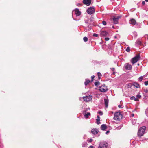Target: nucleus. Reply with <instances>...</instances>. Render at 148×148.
I'll use <instances>...</instances> for the list:
<instances>
[{
	"label": "nucleus",
	"mask_w": 148,
	"mask_h": 148,
	"mask_svg": "<svg viewBox=\"0 0 148 148\" xmlns=\"http://www.w3.org/2000/svg\"><path fill=\"white\" fill-rule=\"evenodd\" d=\"M90 81L89 80L86 79L84 82V84L85 85H87L90 82Z\"/></svg>",
	"instance_id": "412c9836"
},
{
	"label": "nucleus",
	"mask_w": 148,
	"mask_h": 148,
	"mask_svg": "<svg viewBox=\"0 0 148 148\" xmlns=\"http://www.w3.org/2000/svg\"><path fill=\"white\" fill-rule=\"evenodd\" d=\"M118 107L119 108H122L123 107H122V106L121 105H118Z\"/></svg>",
	"instance_id": "a19ab883"
},
{
	"label": "nucleus",
	"mask_w": 148,
	"mask_h": 148,
	"mask_svg": "<svg viewBox=\"0 0 148 148\" xmlns=\"http://www.w3.org/2000/svg\"><path fill=\"white\" fill-rule=\"evenodd\" d=\"M98 113L100 115H102L103 114L102 112L101 111L98 112Z\"/></svg>",
	"instance_id": "2f4dec72"
},
{
	"label": "nucleus",
	"mask_w": 148,
	"mask_h": 148,
	"mask_svg": "<svg viewBox=\"0 0 148 148\" xmlns=\"http://www.w3.org/2000/svg\"><path fill=\"white\" fill-rule=\"evenodd\" d=\"M98 132V130L96 128H93L91 130L92 133L94 135L97 134Z\"/></svg>",
	"instance_id": "4468645a"
},
{
	"label": "nucleus",
	"mask_w": 148,
	"mask_h": 148,
	"mask_svg": "<svg viewBox=\"0 0 148 148\" xmlns=\"http://www.w3.org/2000/svg\"><path fill=\"white\" fill-rule=\"evenodd\" d=\"M99 90L101 92H105L107 90V87L105 84H103L99 88Z\"/></svg>",
	"instance_id": "0eeeda50"
},
{
	"label": "nucleus",
	"mask_w": 148,
	"mask_h": 148,
	"mask_svg": "<svg viewBox=\"0 0 148 148\" xmlns=\"http://www.w3.org/2000/svg\"><path fill=\"white\" fill-rule=\"evenodd\" d=\"M126 51L127 52H129L130 51V48L129 47H128L126 48Z\"/></svg>",
	"instance_id": "bb28decb"
},
{
	"label": "nucleus",
	"mask_w": 148,
	"mask_h": 148,
	"mask_svg": "<svg viewBox=\"0 0 148 148\" xmlns=\"http://www.w3.org/2000/svg\"><path fill=\"white\" fill-rule=\"evenodd\" d=\"M111 113H112V114H113V112H111Z\"/></svg>",
	"instance_id": "3c124183"
},
{
	"label": "nucleus",
	"mask_w": 148,
	"mask_h": 148,
	"mask_svg": "<svg viewBox=\"0 0 148 148\" xmlns=\"http://www.w3.org/2000/svg\"><path fill=\"white\" fill-rule=\"evenodd\" d=\"M140 54L136 55L135 57L132 58L131 60V63L134 64L138 61L140 59Z\"/></svg>",
	"instance_id": "20e7f679"
},
{
	"label": "nucleus",
	"mask_w": 148,
	"mask_h": 148,
	"mask_svg": "<svg viewBox=\"0 0 148 148\" xmlns=\"http://www.w3.org/2000/svg\"><path fill=\"white\" fill-rule=\"evenodd\" d=\"M102 23L103 25H106L107 24L106 22L105 21H103L102 22Z\"/></svg>",
	"instance_id": "c756f323"
},
{
	"label": "nucleus",
	"mask_w": 148,
	"mask_h": 148,
	"mask_svg": "<svg viewBox=\"0 0 148 148\" xmlns=\"http://www.w3.org/2000/svg\"><path fill=\"white\" fill-rule=\"evenodd\" d=\"M89 148H94V147L92 146H89Z\"/></svg>",
	"instance_id": "a18cd8bd"
},
{
	"label": "nucleus",
	"mask_w": 148,
	"mask_h": 148,
	"mask_svg": "<svg viewBox=\"0 0 148 148\" xmlns=\"http://www.w3.org/2000/svg\"><path fill=\"white\" fill-rule=\"evenodd\" d=\"M129 23L130 24L133 25H135L136 24H137L135 20L133 18H132L130 19L129 21Z\"/></svg>",
	"instance_id": "ddd939ff"
},
{
	"label": "nucleus",
	"mask_w": 148,
	"mask_h": 148,
	"mask_svg": "<svg viewBox=\"0 0 148 148\" xmlns=\"http://www.w3.org/2000/svg\"><path fill=\"white\" fill-rule=\"evenodd\" d=\"M134 101H139L138 99V98H137L135 97V99H134Z\"/></svg>",
	"instance_id": "ea45409f"
},
{
	"label": "nucleus",
	"mask_w": 148,
	"mask_h": 148,
	"mask_svg": "<svg viewBox=\"0 0 148 148\" xmlns=\"http://www.w3.org/2000/svg\"><path fill=\"white\" fill-rule=\"evenodd\" d=\"M109 39V38L108 37H106L105 38V40L106 41H108Z\"/></svg>",
	"instance_id": "58836bf2"
},
{
	"label": "nucleus",
	"mask_w": 148,
	"mask_h": 148,
	"mask_svg": "<svg viewBox=\"0 0 148 148\" xmlns=\"http://www.w3.org/2000/svg\"><path fill=\"white\" fill-rule=\"evenodd\" d=\"M73 19L74 20H79V19H77V18L75 19V18H73Z\"/></svg>",
	"instance_id": "49530a36"
},
{
	"label": "nucleus",
	"mask_w": 148,
	"mask_h": 148,
	"mask_svg": "<svg viewBox=\"0 0 148 148\" xmlns=\"http://www.w3.org/2000/svg\"><path fill=\"white\" fill-rule=\"evenodd\" d=\"M145 1L146 2H147V1H148V0H145Z\"/></svg>",
	"instance_id": "8fccbe9b"
},
{
	"label": "nucleus",
	"mask_w": 148,
	"mask_h": 148,
	"mask_svg": "<svg viewBox=\"0 0 148 148\" xmlns=\"http://www.w3.org/2000/svg\"><path fill=\"white\" fill-rule=\"evenodd\" d=\"M144 91L146 93L148 92V88L145 89L144 90Z\"/></svg>",
	"instance_id": "72a5a7b5"
},
{
	"label": "nucleus",
	"mask_w": 148,
	"mask_h": 148,
	"mask_svg": "<svg viewBox=\"0 0 148 148\" xmlns=\"http://www.w3.org/2000/svg\"><path fill=\"white\" fill-rule=\"evenodd\" d=\"M147 110H148V108H147Z\"/></svg>",
	"instance_id": "864d4df0"
},
{
	"label": "nucleus",
	"mask_w": 148,
	"mask_h": 148,
	"mask_svg": "<svg viewBox=\"0 0 148 148\" xmlns=\"http://www.w3.org/2000/svg\"><path fill=\"white\" fill-rule=\"evenodd\" d=\"M95 12V8L94 7H90L87 10V12L89 14L91 15Z\"/></svg>",
	"instance_id": "39448f33"
},
{
	"label": "nucleus",
	"mask_w": 148,
	"mask_h": 148,
	"mask_svg": "<svg viewBox=\"0 0 148 148\" xmlns=\"http://www.w3.org/2000/svg\"><path fill=\"white\" fill-rule=\"evenodd\" d=\"M145 4V1H143L142 3V5H144Z\"/></svg>",
	"instance_id": "79ce46f5"
},
{
	"label": "nucleus",
	"mask_w": 148,
	"mask_h": 148,
	"mask_svg": "<svg viewBox=\"0 0 148 148\" xmlns=\"http://www.w3.org/2000/svg\"><path fill=\"white\" fill-rule=\"evenodd\" d=\"M104 101L105 107L107 108L108 106V100L106 99H104Z\"/></svg>",
	"instance_id": "f3484780"
},
{
	"label": "nucleus",
	"mask_w": 148,
	"mask_h": 148,
	"mask_svg": "<svg viewBox=\"0 0 148 148\" xmlns=\"http://www.w3.org/2000/svg\"><path fill=\"white\" fill-rule=\"evenodd\" d=\"M138 79L140 81H142L143 79V77L142 76H140V77H139Z\"/></svg>",
	"instance_id": "cd10ccee"
},
{
	"label": "nucleus",
	"mask_w": 148,
	"mask_h": 148,
	"mask_svg": "<svg viewBox=\"0 0 148 148\" xmlns=\"http://www.w3.org/2000/svg\"><path fill=\"white\" fill-rule=\"evenodd\" d=\"M108 143L106 141H101L100 142L98 148H107Z\"/></svg>",
	"instance_id": "7ed1b4c3"
},
{
	"label": "nucleus",
	"mask_w": 148,
	"mask_h": 148,
	"mask_svg": "<svg viewBox=\"0 0 148 148\" xmlns=\"http://www.w3.org/2000/svg\"><path fill=\"white\" fill-rule=\"evenodd\" d=\"M88 145L86 142H84L82 144V147H86Z\"/></svg>",
	"instance_id": "5701e85b"
},
{
	"label": "nucleus",
	"mask_w": 148,
	"mask_h": 148,
	"mask_svg": "<svg viewBox=\"0 0 148 148\" xmlns=\"http://www.w3.org/2000/svg\"><path fill=\"white\" fill-rule=\"evenodd\" d=\"M144 84L146 86L147 85H148V81H145L144 82Z\"/></svg>",
	"instance_id": "f704fd0d"
},
{
	"label": "nucleus",
	"mask_w": 148,
	"mask_h": 148,
	"mask_svg": "<svg viewBox=\"0 0 148 148\" xmlns=\"http://www.w3.org/2000/svg\"><path fill=\"white\" fill-rule=\"evenodd\" d=\"M83 3L87 6H89L91 4V0H83Z\"/></svg>",
	"instance_id": "9b49d317"
},
{
	"label": "nucleus",
	"mask_w": 148,
	"mask_h": 148,
	"mask_svg": "<svg viewBox=\"0 0 148 148\" xmlns=\"http://www.w3.org/2000/svg\"><path fill=\"white\" fill-rule=\"evenodd\" d=\"M138 65H139V64H138Z\"/></svg>",
	"instance_id": "5fc2aeb1"
},
{
	"label": "nucleus",
	"mask_w": 148,
	"mask_h": 148,
	"mask_svg": "<svg viewBox=\"0 0 148 148\" xmlns=\"http://www.w3.org/2000/svg\"><path fill=\"white\" fill-rule=\"evenodd\" d=\"M90 115V112H87V113L85 114L84 115L85 118H87L88 117V116Z\"/></svg>",
	"instance_id": "aec40b11"
},
{
	"label": "nucleus",
	"mask_w": 148,
	"mask_h": 148,
	"mask_svg": "<svg viewBox=\"0 0 148 148\" xmlns=\"http://www.w3.org/2000/svg\"><path fill=\"white\" fill-rule=\"evenodd\" d=\"M122 115L119 112H116L114 114V119L116 120L120 121L122 118Z\"/></svg>",
	"instance_id": "f03ea898"
},
{
	"label": "nucleus",
	"mask_w": 148,
	"mask_h": 148,
	"mask_svg": "<svg viewBox=\"0 0 148 148\" xmlns=\"http://www.w3.org/2000/svg\"><path fill=\"white\" fill-rule=\"evenodd\" d=\"M112 27L113 28H114V26H112Z\"/></svg>",
	"instance_id": "09e8293b"
},
{
	"label": "nucleus",
	"mask_w": 148,
	"mask_h": 148,
	"mask_svg": "<svg viewBox=\"0 0 148 148\" xmlns=\"http://www.w3.org/2000/svg\"><path fill=\"white\" fill-rule=\"evenodd\" d=\"M133 85L137 88L140 87V85L138 83L135 82L133 83Z\"/></svg>",
	"instance_id": "6ab92c4d"
},
{
	"label": "nucleus",
	"mask_w": 148,
	"mask_h": 148,
	"mask_svg": "<svg viewBox=\"0 0 148 148\" xmlns=\"http://www.w3.org/2000/svg\"><path fill=\"white\" fill-rule=\"evenodd\" d=\"M146 127L143 126L140 128L138 132V136L140 138L145 133Z\"/></svg>",
	"instance_id": "f257e3e1"
},
{
	"label": "nucleus",
	"mask_w": 148,
	"mask_h": 148,
	"mask_svg": "<svg viewBox=\"0 0 148 148\" xmlns=\"http://www.w3.org/2000/svg\"><path fill=\"white\" fill-rule=\"evenodd\" d=\"M99 82H96L95 83V85L96 86H97L99 85Z\"/></svg>",
	"instance_id": "c85d7f7f"
},
{
	"label": "nucleus",
	"mask_w": 148,
	"mask_h": 148,
	"mask_svg": "<svg viewBox=\"0 0 148 148\" xmlns=\"http://www.w3.org/2000/svg\"><path fill=\"white\" fill-rule=\"evenodd\" d=\"M101 129L102 130H105L107 129V127L106 124H102L101 126Z\"/></svg>",
	"instance_id": "2eb2a0df"
},
{
	"label": "nucleus",
	"mask_w": 148,
	"mask_h": 148,
	"mask_svg": "<svg viewBox=\"0 0 148 148\" xmlns=\"http://www.w3.org/2000/svg\"><path fill=\"white\" fill-rule=\"evenodd\" d=\"M111 69L112 71H114L115 70V69L114 68H111Z\"/></svg>",
	"instance_id": "37998d69"
},
{
	"label": "nucleus",
	"mask_w": 148,
	"mask_h": 148,
	"mask_svg": "<svg viewBox=\"0 0 148 148\" xmlns=\"http://www.w3.org/2000/svg\"><path fill=\"white\" fill-rule=\"evenodd\" d=\"M89 21V19L87 18L85 20V23L86 24H88Z\"/></svg>",
	"instance_id": "393cba45"
},
{
	"label": "nucleus",
	"mask_w": 148,
	"mask_h": 148,
	"mask_svg": "<svg viewBox=\"0 0 148 148\" xmlns=\"http://www.w3.org/2000/svg\"><path fill=\"white\" fill-rule=\"evenodd\" d=\"M97 75L99 77V79H100L102 76L101 73L100 72H99L97 73Z\"/></svg>",
	"instance_id": "b1692460"
},
{
	"label": "nucleus",
	"mask_w": 148,
	"mask_h": 148,
	"mask_svg": "<svg viewBox=\"0 0 148 148\" xmlns=\"http://www.w3.org/2000/svg\"><path fill=\"white\" fill-rule=\"evenodd\" d=\"M121 16H116L114 17L113 18L114 23L116 24H118V20L119 18H121Z\"/></svg>",
	"instance_id": "6e6552de"
},
{
	"label": "nucleus",
	"mask_w": 148,
	"mask_h": 148,
	"mask_svg": "<svg viewBox=\"0 0 148 148\" xmlns=\"http://www.w3.org/2000/svg\"><path fill=\"white\" fill-rule=\"evenodd\" d=\"M124 67L126 70H130L131 69L132 66L129 63H126L124 65Z\"/></svg>",
	"instance_id": "9d476101"
},
{
	"label": "nucleus",
	"mask_w": 148,
	"mask_h": 148,
	"mask_svg": "<svg viewBox=\"0 0 148 148\" xmlns=\"http://www.w3.org/2000/svg\"><path fill=\"white\" fill-rule=\"evenodd\" d=\"M73 12H74V14L76 15V17L79 16L81 14V12L79 11L78 9H76Z\"/></svg>",
	"instance_id": "f8f14e48"
},
{
	"label": "nucleus",
	"mask_w": 148,
	"mask_h": 148,
	"mask_svg": "<svg viewBox=\"0 0 148 148\" xmlns=\"http://www.w3.org/2000/svg\"><path fill=\"white\" fill-rule=\"evenodd\" d=\"M131 116H132V117H134V114L132 113L131 114Z\"/></svg>",
	"instance_id": "de8ad7c7"
},
{
	"label": "nucleus",
	"mask_w": 148,
	"mask_h": 148,
	"mask_svg": "<svg viewBox=\"0 0 148 148\" xmlns=\"http://www.w3.org/2000/svg\"><path fill=\"white\" fill-rule=\"evenodd\" d=\"M136 97L138 98H140L141 97V96L140 94H138L136 95Z\"/></svg>",
	"instance_id": "c9c22d12"
},
{
	"label": "nucleus",
	"mask_w": 148,
	"mask_h": 148,
	"mask_svg": "<svg viewBox=\"0 0 148 148\" xmlns=\"http://www.w3.org/2000/svg\"><path fill=\"white\" fill-rule=\"evenodd\" d=\"M132 124L134 125H135L136 123V120L135 119H132Z\"/></svg>",
	"instance_id": "4be33fe9"
},
{
	"label": "nucleus",
	"mask_w": 148,
	"mask_h": 148,
	"mask_svg": "<svg viewBox=\"0 0 148 148\" xmlns=\"http://www.w3.org/2000/svg\"><path fill=\"white\" fill-rule=\"evenodd\" d=\"M100 35L101 36H108L109 34L107 32L103 30L101 31Z\"/></svg>",
	"instance_id": "1a4fd4ad"
},
{
	"label": "nucleus",
	"mask_w": 148,
	"mask_h": 148,
	"mask_svg": "<svg viewBox=\"0 0 148 148\" xmlns=\"http://www.w3.org/2000/svg\"><path fill=\"white\" fill-rule=\"evenodd\" d=\"M97 119H96V123L97 124L99 125L100 124V117L99 116L97 115Z\"/></svg>",
	"instance_id": "a211bd4d"
},
{
	"label": "nucleus",
	"mask_w": 148,
	"mask_h": 148,
	"mask_svg": "<svg viewBox=\"0 0 148 148\" xmlns=\"http://www.w3.org/2000/svg\"><path fill=\"white\" fill-rule=\"evenodd\" d=\"M135 97L134 96H132L131 97L130 99L131 100H133L134 99Z\"/></svg>",
	"instance_id": "4c0bfd02"
},
{
	"label": "nucleus",
	"mask_w": 148,
	"mask_h": 148,
	"mask_svg": "<svg viewBox=\"0 0 148 148\" xmlns=\"http://www.w3.org/2000/svg\"><path fill=\"white\" fill-rule=\"evenodd\" d=\"M93 139L92 138H90L89 140V139H88L87 140V141H88L89 142H91L92 141Z\"/></svg>",
	"instance_id": "7c9ffc66"
},
{
	"label": "nucleus",
	"mask_w": 148,
	"mask_h": 148,
	"mask_svg": "<svg viewBox=\"0 0 148 148\" xmlns=\"http://www.w3.org/2000/svg\"><path fill=\"white\" fill-rule=\"evenodd\" d=\"M119 127H118V128H117V129H119Z\"/></svg>",
	"instance_id": "603ef678"
},
{
	"label": "nucleus",
	"mask_w": 148,
	"mask_h": 148,
	"mask_svg": "<svg viewBox=\"0 0 148 148\" xmlns=\"http://www.w3.org/2000/svg\"><path fill=\"white\" fill-rule=\"evenodd\" d=\"M83 40L84 42H86L88 41V39L87 37H84L83 38Z\"/></svg>",
	"instance_id": "a878e982"
},
{
	"label": "nucleus",
	"mask_w": 148,
	"mask_h": 148,
	"mask_svg": "<svg viewBox=\"0 0 148 148\" xmlns=\"http://www.w3.org/2000/svg\"><path fill=\"white\" fill-rule=\"evenodd\" d=\"M93 36L94 37H97L98 36V34L96 33H94L93 35Z\"/></svg>",
	"instance_id": "473e14b6"
},
{
	"label": "nucleus",
	"mask_w": 148,
	"mask_h": 148,
	"mask_svg": "<svg viewBox=\"0 0 148 148\" xmlns=\"http://www.w3.org/2000/svg\"><path fill=\"white\" fill-rule=\"evenodd\" d=\"M95 77V76L94 75H93V76H91V82L93 81V79Z\"/></svg>",
	"instance_id": "e433bc0d"
},
{
	"label": "nucleus",
	"mask_w": 148,
	"mask_h": 148,
	"mask_svg": "<svg viewBox=\"0 0 148 148\" xmlns=\"http://www.w3.org/2000/svg\"><path fill=\"white\" fill-rule=\"evenodd\" d=\"M109 132H110V131H106V134H107L108 133H109Z\"/></svg>",
	"instance_id": "c03bdc74"
},
{
	"label": "nucleus",
	"mask_w": 148,
	"mask_h": 148,
	"mask_svg": "<svg viewBox=\"0 0 148 148\" xmlns=\"http://www.w3.org/2000/svg\"><path fill=\"white\" fill-rule=\"evenodd\" d=\"M141 44V42L139 39H138L136 42V45H140Z\"/></svg>",
	"instance_id": "dca6fc26"
},
{
	"label": "nucleus",
	"mask_w": 148,
	"mask_h": 148,
	"mask_svg": "<svg viewBox=\"0 0 148 148\" xmlns=\"http://www.w3.org/2000/svg\"><path fill=\"white\" fill-rule=\"evenodd\" d=\"M92 96L90 95L86 96L85 97H83L84 100L86 102H88L92 100Z\"/></svg>",
	"instance_id": "423d86ee"
}]
</instances>
